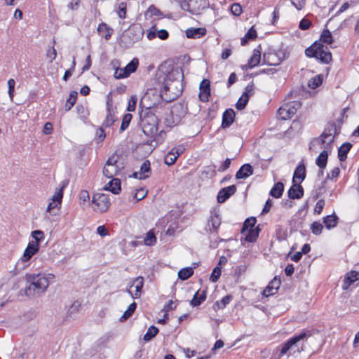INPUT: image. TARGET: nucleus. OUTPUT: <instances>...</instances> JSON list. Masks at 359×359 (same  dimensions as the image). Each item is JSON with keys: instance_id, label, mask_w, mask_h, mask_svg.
Returning <instances> with one entry per match:
<instances>
[{"instance_id": "obj_26", "label": "nucleus", "mask_w": 359, "mask_h": 359, "mask_svg": "<svg viewBox=\"0 0 359 359\" xmlns=\"http://www.w3.org/2000/svg\"><path fill=\"white\" fill-rule=\"evenodd\" d=\"M206 30L204 28H189L186 30V36L189 39H197L204 36Z\"/></svg>"}, {"instance_id": "obj_22", "label": "nucleus", "mask_w": 359, "mask_h": 359, "mask_svg": "<svg viewBox=\"0 0 359 359\" xmlns=\"http://www.w3.org/2000/svg\"><path fill=\"white\" fill-rule=\"evenodd\" d=\"M235 118V111L232 109H226L222 116V127L223 128H229L233 122Z\"/></svg>"}, {"instance_id": "obj_11", "label": "nucleus", "mask_w": 359, "mask_h": 359, "mask_svg": "<svg viewBox=\"0 0 359 359\" xmlns=\"http://www.w3.org/2000/svg\"><path fill=\"white\" fill-rule=\"evenodd\" d=\"M93 203L95 205L94 209L102 212L107 211L110 205L108 196L104 194H95Z\"/></svg>"}, {"instance_id": "obj_47", "label": "nucleus", "mask_w": 359, "mask_h": 359, "mask_svg": "<svg viewBox=\"0 0 359 359\" xmlns=\"http://www.w3.org/2000/svg\"><path fill=\"white\" fill-rule=\"evenodd\" d=\"M146 14L149 15L150 17H156L158 19L163 16L161 11L154 6H149Z\"/></svg>"}, {"instance_id": "obj_63", "label": "nucleus", "mask_w": 359, "mask_h": 359, "mask_svg": "<svg viewBox=\"0 0 359 359\" xmlns=\"http://www.w3.org/2000/svg\"><path fill=\"white\" fill-rule=\"evenodd\" d=\"M147 191H145L144 189H141L137 191V192L135 194L134 198L137 201H140L147 196Z\"/></svg>"}, {"instance_id": "obj_45", "label": "nucleus", "mask_w": 359, "mask_h": 359, "mask_svg": "<svg viewBox=\"0 0 359 359\" xmlns=\"http://www.w3.org/2000/svg\"><path fill=\"white\" fill-rule=\"evenodd\" d=\"M132 118H133V116L130 114H126L123 116V117L122 118L121 125L120 127L121 132L126 130L128 128L130 123L132 120Z\"/></svg>"}, {"instance_id": "obj_2", "label": "nucleus", "mask_w": 359, "mask_h": 359, "mask_svg": "<svg viewBox=\"0 0 359 359\" xmlns=\"http://www.w3.org/2000/svg\"><path fill=\"white\" fill-rule=\"evenodd\" d=\"M49 284L48 278L44 275L27 274L24 294L29 297H39L46 292Z\"/></svg>"}, {"instance_id": "obj_30", "label": "nucleus", "mask_w": 359, "mask_h": 359, "mask_svg": "<svg viewBox=\"0 0 359 359\" xmlns=\"http://www.w3.org/2000/svg\"><path fill=\"white\" fill-rule=\"evenodd\" d=\"M328 151L323 150L320 153L319 156L317 157L316 160V164L318 166L319 168H325L327 163L328 159Z\"/></svg>"}, {"instance_id": "obj_19", "label": "nucleus", "mask_w": 359, "mask_h": 359, "mask_svg": "<svg viewBox=\"0 0 359 359\" xmlns=\"http://www.w3.org/2000/svg\"><path fill=\"white\" fill-rule=\"evenodd\" d=\"M39 245L36 242H29L24 250V264L27 262L33 255L38 252Z\"/></svg>"}, {"instance_id": "obj_62", "label": "nucleus", "mask_w": 359, "mask_h": 359, "mask_svg": "<svg viewBox=\"0 0 359 359\" xmlns=\"http://www.w3.org/2000/svg\"><path fill=\"white\" fill-rule=\"evenodd\" d=\"M46 56L50 60V62H52L55 59L57 53L54 47H51L47 50Z\"/></svg>"}, {"instance_id": "obj_34", "label": "nucleus", "mask_w": 359, "mask_h": 359, "mask_svg": "<svg viewBox=\"0 0 359 359\" xmlns=\"http://www.w3.org/2000/svg\"><path fill=\"white\" fill-rule=\"evenodd\" d=\"M257 38V31L254 27H250L245 35L241 39V45L245 46L248 43V40H254Z\"/></svg>"}, {"instance_id": "obj_50", "label": "nucleus", "mask_w": 359, "mask_h": 359, "mask_svg": "<svg viewBox=\"0 0 359 359\" xmlns=\"http://www.w3.org/2000/svg\"><path fill=\"white\" fill-rule=\"evenodd\" d=\"M178 158L172 151H169L164 158V163L168 165H173Z\"/></svg>"}, {"instance_id": "obj_24", "label": "nucleus", "mask_w": 359, "mask_h": 359, "mask_svg": "<svg viewBox=\"0 0 359 359\" xmlns=\"http://www.w3.org/2000/svg\"><path fill=\"white\" fill-rule=\"evenodd\" d=\"M261 51L262 48L260 46L254 49L252 55L248 60V66H250V68H253L259 64L261 60Z\"/></svg>"}, {"instance_id": "obj_27", "label": "nucleus", "mask_w": 359, "mask_h": 359, "mask_svg": "<svg viewBox=\"0 0 359 359\" xmlns=\"http://www.w3.org/2000/svg\"><path fill=\"white\" fill-rule=\"evenodd\" d=\"M339 217L335 213L327 215L323 219V222L327 229L335 227L338 223Z\"/></svg>"}, {"instance_id": "obj_58", "label": "nucleus", "mask_w": 359, "mask_h": 359, "mask_svg": "<svg viewBox=\"0 0 359 359\" xmlns=\"http://www.w3.org/2000/svg\"><path fill=\"white\" fill-rule=\"evenodd\" d=\"M177 307L176 302H173L172 300H170L163 308L162 311L167 313L170 311H172L175 309Z\"/></svg>"}, {"instance_id": "obj_23", "label": "nucleus", "mask_w": 359, "mask_h": 359, "mask_svg": "<svg viewBox=\"0 0 359 359\" xmlns=\"http://www.w3.org/2000/svg\"><path fill=\"white\" fill-rule=\"evenodd\" d=\"M306 177V166L304 163V161H302L299 163L297 167L296 168L294 175H293V183H295V180L298 179L299 180V183H301Z\"/></svg>"}, {"instance_id": "obj_36", "label": "nucleus", "mask_w": 359, "mask_h": 359, "mask_svg": "<svg viewBox=\"0 0 359 359\" xmlns=\"http://www.w3.org/2000/svg\"><path fill=\"white\" fill-rule=\"evenodd\" d=\"M98 32L106 39H109L111 36V29H110L105 23H101L97 27Z\"/></svg>"}, {"instance_id": "obj_5", "label": "nucleus", "mask_w": 359, "mask_h": 359, "mask_svg": "<svg viewBox=\"0 0 359 359\" xmlns=\"http://www.w3.org/2000/svg\"><path fill=\"white\" fill-rule=\"evenodd\" d=\"M118 159L119 157L117 155H113L108 158L103 169V174L105 177L112 178L123 168L122 163L118 162Z\"/></svg>"}, {"instance_id": "obj_61", "label": "nucleus", "mask_w": 359, "mask_h": 359, "mask_svg": "<svg viewBox=\"0 0 359 359\" xmlns=\"http://www.w3.org/2000/svg\"><path fill=\"white\" fill-rule=\"evenodd\" d=\"M311 22L310 20L306 18H303L299 25V27L302 30H307L310 28Z\"/></svg>"}, {"instance_id": "obj_31", "label": "nucleus", "mask_w": 359, "mask_h": 359, "mask_svg": "<svg viewBox=\"0 0 359 359\" xmlns=\"http://www.w3.org/2000/svg\"><path fill=\"white\" fill-rule=\"evenodd\" d=\"M206 299V292L205 290L200 292H196L194 295L193 299L191 301V305L192 306H198Z\"/></svg>"}, {"instance_id": "obj_16", "label": "nucleus", "mask_w": 359, "mask_h": 359, "mask_svg": "<svg viewBox=\"0 0 359 359\" xmlns=\"http://www.w3.org/2000/svg\"><path fill=\"white\" fill-rule=\"evenodd\" d=\"M236 191V185H231L224 188H222L218 192L217 196V201L219 203H224L229 198L233 195Z\"/></svg>"}, {"instance_id": "obj_33", "label": "nucleus", "mask_w": 359, "mask_h": 359, "mask_svg": "<svg viewBox=\"0 0 359 359\" xmlns=\"http://www.w3.org/2000/svg\"><path fill=\"white\" fill-rule=\"evenodd\" d=\"M139 172H140V175L144 176V179H147L150 176V175L151 173V163L149 160H145L142 163Z\"/></svg>"}, {"instance_id": "obj_49", "label": "nucleus", "mask_w": 359, "mask_h": 359, "mask_svg": "<svg viewBox=\"0 0 359 359\" xmlns=\"http://www.w3.org/2000/svg\"><path fill=\"white\" fill-rule=\"evenodd\" d=\"M32 237L33 240L31 242H36L39 245V242L44 238V233L41 230H35L32 232Z\"/></svg>"}, {"instance_id": "obj_53", "label": "nucleus", "mask_w": 359, "mask_h": 359, "mask_svg": "<svg viewBox=\"0 0 359 359\" xmlns=\"http://www.w3.org/2000/svg\"><path fill=\"white\" fill-rule=\"evenodd\" d=\"M254 84L252 83L248 84L245 87V91L243 92L242 95L245 98H248V100H249L250 97L254 95Z\"/></svg>"}, {"instance_id": "obj_32", "label": "nucleus", "mask_w": 359, "mask_h": 359, "mask_svg": "<svg viewBox=\"0 0 359 359\" xmlns=\"http://www.w3.org/2000/svg\"><path fill=\"white\" fill-rule=\"evenodd\" d=\"M260 229L257 226L255 229H249L244 233L245 239L248 242H255L259 233Z\"/></svg>"}, {"instance_id": "obj_39", "label": "nucleus", "mask_w": 359, "mask_h": 359, "mask_svg": "<svg viewBox=\"0 0 359 359\" xmlns=\"http://www.w3.org/2000/svg\"><path fill=\"white\" fill-rule=\"evenodd\" d=\"M77 92L72 91L69 94V98L67 100L65 107L66 111L70 110L75 104L77 99Z\"/></svg>"}, {"instance_id": "obj_18", "label": "nucleus", "mask_w": 359, "mask_h": 359, "mask_svg": "<svg viewBox=\"0 0 359 359\" xmlns=\"http://www.w3.org/2000/svg\"><path fill=\"white\" fill-rule=\"evenodd\" d=\"M210 95V81L207 79H203L200 84V100L203 102H207L208 97Z\"/></svg>"}, {"instance_id": "obj_25", "label": "nucleus", "mask_w": 359, "mask_h": 359, "mask_svg": "<svg viewBox=\"0 0 359 359\" xmlns=\"http://www.w3.org/2000/svg\"><path fill=\"white\" fill-rule=\"evenodd\" d=\"M104 189L112 192L114 194H118L121 191V181L118 178H113L106 185Z\"/></svg>"}, {"instance_id": "obj_20", "label": "nucleus", "mask_w": 359, "mask_h": 359, "mask_svg": "<svg viewBox=\"0 0 359 359\" xmlns=\"http://www.w3.org/2000/svg\"><path fill=\"white\" fill-rule=\"evenodd\" d=\"M253 174V168L249 163L243 165L236 173V178L238 180L245 179Z\"/></svg>"}, {"instance_id": "obj_52", "label": "nucleus", "mask_w": 359, "mask_h": 359, "mask_svg": "<svg viewBox=\"0 0 359 359\" xmlns=\"http://www.w3.org/2000/svg\"><path fill=\"white\" fill-rule=\"evenodd\" d=\"M220 276H221V268L217 266L213 269L212 273L210 275V280L212 282L215 283L218 280Z\"/></svg>"}, {"instance_id": "obj_55", "label": "nucleus", "mask_w": 359, "mask_h": 359, "mask_svg": "<svg viewBox=\"0 0 359 359\" xmlns=\"http://www.w3.org/2000/svg\"><path fill=\"white\" fill-rule=\"evenodd\" d=\"M137 97L136 96L133 95L131 96L130 98L128 100V106H127V111H134L136 108L137 104Z\"/></svg>"}, {"instance_id": "obj_15", "label": "nucleus", "mask_w": 359, "mask_h": 359, "mask_svg": "<svg viewBox=\"0 0 359 359\" xmlns=\"http://www.w3.org/2000/svg\"><path fill=\"white\" fill-rule=\"evenodd\" d=\"M144 278L142 276H138L133 280L130 286H134L135 287V292L133 294V292L128 289L127 292L133 298V299H139L142 295V290L144 285Z\"/></svg>"}, {"instance_id": "obj_9", "label": "nucleus", "mask_w": 359, "mask_h": 359, "mask_svg": "<svg viewBox=\"0 0 359 359\" xmlns=\"http://www.w3.org/2000/svg\"><path fill=\"white\" fill-rule=\"evenodd\" d=\"M106 117L102 125V127L107 128L112 126L117 119L116 117V108L113 107L112 100L109 97L106 102Z\"/></svg>"}, {"instance_id": "obj_12", "label": "nucleus", "mask_w": 359, "mask_h": 359, "mask_svg": "<svg viewBox=\"0 0 359 359\" xmlns=\"http://www.w3.org/2000/svg\"><path fill=\"white\" fill-rule=\"evenodd\" d=\"M62 189L55 191L49 202L46 211L53 215L57 214L62 199Z\"/></svg>"}, {"instance_id": "obj_37", "label": "nucleus", "mask_w": 359, "mask_h": 359, "mask_svg": "<svg viewBox=\"0 0 359 359\" xmlns=\"http://www.w3.org/2000/svg\"><path fill=\"white\" fill-rule=\"evenodd\" d=\"M320 41L326 44H332L333 43V38L330 30L327 29H323L320 36Z\"/></svg>"}, {"instance_id": "obj_14", "label": "nucleus", "mask_w": 359, "mask_h": 359, "mask_svg": "<svg viewBox=\"0 0 359 359\" xmlns=\"http://www.w3.org/2000/svg\"><path fill=\"white\" fill-rule=\"evenodd\" d=\"M359 280V272L357 271H351L346 273L343 280L341 288L343 290H349L354 283Z\"/></svg>"}, {"instance_id": "obj_17", "label": "nucleus", "mask_w": 359, "mask_h": 359, "mask_svg": "<svg viewBox=\"0 0 359 359\" xmlns=\"http://www.w3.org/2000/svg\"><path fill=\"white\" fill-rule=\"evenodd\" d=\"M280 285V280L275 277L272 280L269 282L267 287L263 291V295H264L265 297H269L275 294L278 292Z\"/></svg>"}, {"instance_id": "obj_6", "label": "nucleus", "mask_w": 359, "mask_h": 359, "mask_svg": "<svg viewBox=\"0 0 359 359\" xmlns=\"http://www.w3.org/2000/svg\"><path fill=\"white\" fill-rule=\"evenodd\" d=\"M300 107L299 102H289L283 104L278 110V115L282 120L290 119Z\"/></svg>"}, {"instance_id": "obj_56", "label": "nucleus", "mask_w": 359, "mask_h": 359, "mask_svg": "<svg viewBox=\"0 0 359 359\" xmlns=\"http://www.w3.org/2000/svg\"><path fill=\"white\" fill-rule=\"evenodd\" d=\"M178 108H182V107L181 105L175 106L170 111V115L172 116V118L173 120L171 123L168 124V126L170 127H171L172 126H174V125H177L180 121V117H177L176 118H174V115H175V112L178 111Z\"/></svg>"}, {"instance_id": "obj_8", "label": "nucleus", "mask_w": 359, "mask_h": 359, "mask_svg": "<svg viewBox=\"0 0 359 359\" xmlns=\"http://www.w3.org/2000/svg\"><path fill=\"white\" fill-rule=\"evenodd\" d=\"M208 0H189L188 2H183L181 7L185 10L184 6H187V11L194 15H197L207 7Z\"/></svg>"}, {"instance_id": "obj_59", "label": "nucleus", "mask_w": 359, "mask_h": 359, "mask_svg": "<svg viewBox=\"0 0 359 359\" xmlns=\"http://www.w3.org/2000/svg\"><path fill=\"white\" fill-rule=\"evenodd\" d=\"M231 11L233 15L239 16L242 13L241 6L238 3H234L231 6Z\"/></svg>"}, {"instance_id": "obj_43", "label": "nucleus", "mask_w": 359, "mask_h": 359, "mask_svg": "<svg viewBox=\"0 0 359 359\" xmlns=\"http://www.w3.org/2000/svg\"><path fill=\"white\" fill-rule=\"evenodd\" d=\"M322 76L317 75L309 81L308 86L312 89H316L318 87H319L322 84Z\"/></svg>"}, {"instance_id": "obj_3", "label": "nucleus", "mask_w": 359, "mask_h": 359, "mask_svg": "<svg viewBox=\"0 0 359 359\" xmlns=\"http://www.w3.org/2000/svg\"><path fill=\"white\" fill-rule=\"evenodd\" d=\"M140 125L142 131L148 137H154L158 133V118L151 112L149 107L140 112Z\"/></svg>"}, {"instance_id": "obj_13", "label": "nucleus", "mask_w": 359, "mask_h": 359, "mask_svg": "<svg viewBox=\"0 0 359 359\" xmlns=\"http://www.w3.org/2000/svg\"><path fill=\"white\" fill-rule=\"evenodd\" d=\"M280 55H283V53L282 52H269L264 53L263 62L264 64L270 66H277L280 65L284 59L283 57L280 56Z\"/></svg>"}, {"instance_id": "obj_28", "label": "nucleus", "mask_w": 359, "mask_h": 359, "mask_svg": "<svg viewBox=\"0 0 359 359\" xmlns=\"http://www.w3.org/2000/svg\"><path fill=\"white\" fill-rule=\"evenodd\" d=\"M352 147L349 142L344 143L338 149V158L340 161H344L347 158V154Z\"/></svg>"}, {"instance_id": "obj_51", "label": "nucleus", "mask_w": 359, "mask_h": 359, "mask_svg": "<svg viewBox=\"0 0 359 359\" xmlns=\"http://www.w3.org/2000/svg\"><path fill=\"white\" fill-rule=\"evenodd\" d=\"M323 229V225L318 222H314L311 225L312 233L316 236L320 235L322 233Z\"/></svg>"}, {"instance_id": "obj_48", "label": "nucleus", "mask_w": 359, "mask_h": 359, "mask_svg": "<svg viewBox=\"0 0 359 359\" xmlns=\"http://www.w3.org/2000/svg\"><path fill=\"white\" fill-rule=\"evenodd\" d=\"M340 174V169L339 167L334 168L330 172L327 173L324 182L327 180H336Z\"/></svg>"}, {"instance_id": "obj_10", "label": "nucleus", "mask_w": 359, "mask_h": 359, "mask_svg": "<svg viewBox=\"0 0 359 359\" xmlns=\"http://www.w3.org/2000/svg\"><path fill=\"white\" fill-rule=\"evenodd\" d=\"M220 225L221 217L218 211L215 210L210 211V215L208 219V224L205 227V231L209 233L217 234Z\"/></svg>"}, {"instance_id": "obj_29", "label": "nucleus", "mask_w": 359, "mask_h": 359, "mask_svg": "<svg viewBox=\"0 0 359 359\" xmlns=\"http://www.w3.org/2000/svg\"><path fill=\"white\" fill-rule=\"evenodd\" d=\"M284 191V184L281 182H278L274 184L271 189L269 194L275 198H279L282 196Z\"/></svg>"}, {"instance_id": "obj_64", "label": "nucleus", "mask_w": 359, "mask_h": 359, "mask_svg": "<svg viewBox=\"0 0 359 359\" xmlns=\"http://www.w3.org/2000/svg\"><path fill=\"white\" fill-rule=\"evenodd\" d=\"M104 127H102V126L96 131V137L98 138V140L100 142H102L106 137V133L104 132Z\"/></svg>"}, {"instance_id": "obj_54", "label": "nucleus", "mask_w": 359, "mask_h": 359, "mask_svg": "<svg viewBox=\"0 0 359 359\" xmlns=\"http://www.w3.org/2000/svg\"><path fill=\"white\" fill-rule=\"evenodd\" d=\"M114 76L115 79H121L128 77V73H127V72L125 71V67L124 68H118L115 70Z\"/></svg>"}, {"instance_id": "obj_57", "label": "nucleus", "mask_w": 359, "mask_h": 359, "mask_svg": "<svg viewBox=\"0 0 359 359\" xmlns=\"http://www.w3.org/2000/svg\"><path fill=\"white\" fill-rule=\"evenodd\" d=\"M248 102V98H245L243 95L238 99L236 104V108L238 110L243 109Z\"/></svg>"}, {"instance_id": "obj_21", "label": "nucleus", "mask_w": 359, "mask_h": 359, "mask_svg": "<svg viewBox=\"0 0 359 359\" xmlns=\"http://www.w3.org/2000/svg\"><path fill=\"white\" fill-rule=\"evenodd\" d=\"M288 197L291 199H299L304 196V189L300 184H294L287 191Z\"/></svg>"}, {"instance_id": "obj_1", "label": "nucleus", "mask_w": 359, "mask_h": 359, "mask_svg": "<svg viewBox=\"0 0 359 359\" xmlns=\"http://www.w3.org/2000/svg\"><path fill=\"white\" fill-rule=\"evenodd\" d=\"M312 334V331L309 330H303L299 333L295 334L277 347L273 351L270 359H281L285 355L290 356L296 353H299L304 351L306 350L305 344Z\"/></svg>"}, {"instance_id": "obj_46", "label": "nucleus", "mask_w": 359, "mask_h": 359, "mask_svg": "<svg viewBox=\"0 0 359 359\" xmlns=\"http://www.w3.org/2000/svg\"><path fill=\"white\" fill-rule=\"evenodd\" d=\"M156 242V238L154 233L152 231H149L146 237L144 239V243L146 245L151 246L154 245Z\"/></svg>"}, {"instance_id": "obj_4", "label": "nucleus", "mask_w": 359, "mask_h": 359, "mask_svg": "<svg viewBox=\"0 0 359 359\" xmlns=\"http://www.w3.org/2000/svg\"><path fill=\"white\" fill-rule=\"evenodd\" d=\"M305 55L309 57H315L324 64H328L332 58L328 48L318 41L314 42L305 50Z\"/></svg>"}, {"instance_id": "obj_38", "label": "nucleus", "mask_w": 359, "mask_h": 359, "mask_svg": "<svg viewBox=\"0 0 359 359\" xmlns=\"http://www.w3.org/2000/svg\"><path fill=\"white\" fill-rule=\"evenodd\" d=\"M255 224H256L255 217H250V218L246 219L243 223L241 233L243 234H244L249 229H255Z\"/></svg>"}, {"instance_id": "obj_42", "label": "nucleus", "mask_w": 359, "mask_h": 359, "mask_svg": "<svg viewBox=\"0 0 359 359\" xmlns=\"http://www.w3.org/2000/svg\"><path fill=\"white\" fill-rule=\"evenodd\" d=\"M158 332V329L155 326H151L148 328L146 334L144 335V340L145 341H150L154 338Z\"/></svg>"}, {"instance_id": "obj_7", "label": "nucleus", "mask_w": 359, "mask_h": 359, "mask_svg": "<svg viewBox=\"0 0 359 359\" xmlns=\"http://www.w3.org/2000/svg\"><path fill=\"white\" fill-rule=\"evenodd\" d=\"M337 134V130L336 123L334 122L327 123L320 137L321 144H327L325 149L333 142L334 138Z\"/></svg>"}, {"instance_id": "obj_41", "label": "nucleus", "mask_w": 359, "mask_h": 359, "mask_svg": "<svg viewBox=\"0 0 359 359\" xmlns=\"http://www.w3.org/2000/svg\"><path fill=\"white\" fill-rule=\"evenodd\" d=\"M137 308V304L135 302H133L130 304L128 308V309L123 313L122 316L120 318L121 321H125L128 318H130L133 313L135 312V309Z\"/></svg>"}, {"instance_id": "obj_60", "label": "nucleus", "mask_w": 359, "mask_h": 359, "mask_svg": "<svg viewBox=\"0 0 359 359\" xmlns=\"http://www.w3.org/2000/svg\"><path fill=\"white\" fill-rule=\"evenodd\" d=\"M118 17L121 19H124L126 15V4L125 2H121L118 6Z\"/></svg>"}, {"instance_id": "obj_44", "label": "nucleus", "mask_w": 359, "mask_h": 359, "mask_svg": "<svg viewBox=\"0 0 359 359\" xmlns=\"http://www.w3.org/2000/svg\"><path fill=\"white\" fill-rule=\"evenodd\" d=\"M139 65L137 58H133L126 67L125 71L128 73V76L136 71Z\"/></svg>"}, {"instance_id": "obj_35", "label": "nucleus", "mask_w": 359, "mask_h": 359, "mask_svg": "<svg viewBox=\"0 0 359 359\" xmlns=\"http://www.w3.org/2000/svg\"><path fill=\"white\" fill-rule=\"evenodd\" d=\"M232 299V297L231 295H226L220 301H217L214 305L213 309L215 311L217 309H224L226 307L227 304H229L231 300Z\"/></svg>"}, {"instance_id": "obj_40", "label": "nucleus", "mask_w": 359, "mask_h": 359, "mask_svg": "<svg viewBox=\"0 0 359 359\" xmlns=\"http://www.w3.org/2000/svg\"><path fill=\"white\" fill-rule=\"evenodd\" d=\"M194 273V270L191 267H187L182 269L178 272V277L180 279L182 280H187L190 278Z\"/></svg>"}]
</instances>
